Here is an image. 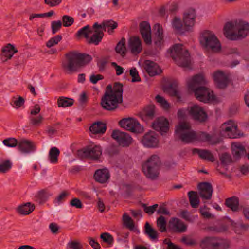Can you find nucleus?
<instances>
[{"instance_id": "nucleus-1", "label": "nucleus", "mask_w": 249, "mask_h": 249, "mask_svg": "<svg viewBox=\"0 0 249 249\" xmlns=\"http://www.w3.org/2000/svg\"><path fill=\"white\" fill-rule=\"evenodd\" d=\"M187 82L189 89L194 93L197 100L204 103L215 100L213 92L206 87L207 81L202 74L194 75Z\"/></svg>"}, {"instance_id": "nucleus-2", "label": "nucleus", "mask_w": 249, "mask_h": 249, "mask_svg": "<svg viewBox=\"0 0 249 249\" xmlns=\"http://www.w3.org/2000/svg\"><path fill=\"white\" fill-rule=\"evenodd\" d=\"M65 57L62 62V68L69 74L77 72L92 59L91 55L76 51L70 52L65 54Z\"/></svg>"}, {"instance_id": "nucleus-3", "label": "nucleus", "mask_w": 249, "mask_h": 249, "mask_svg": "<svg viewBox=\"0 0 249 249\" xmlns=\"http://www.w3.org/2000/svg\"><path fill=\"white\" fill-rule=\"evenodd\" d=\"M223 31L227 38L231 40H240L249 34V23L242 20L229 22L224 26Z\"/></svg>"}, {"instance_id": "nucleus-4", "label": "nucleus", "mask_w": 249, "mask_h": 249, "mask_svg": "<svg viewBox=\"0 0 249 249\" xmlns=\"http://www.w3.org/2000/svg\"><path fill=\"white\" fill-rule=\"evenodd\" d=\"M161 161L157 155H153L142 164V170L145 176L152 180L158 177Z\"/></svg>"}, {"instance_id": "nucleus-5", "label": "nucleus", "mask_w": 249, "mask_h": 249, "mask_svg": "<svg viewBox=\"0 0 249 249\" xmlns=\"http://www.w3.org/2000/svg\"><path fill=\"white\" fill-rule=\"evenodd\" d=\"M168 52L178 66L183 67L189 66L190 62V55L188 50L182 47V44H175L169 49Z\"/></svg>"}, {"instance_id": "nucleus-6", "label": "nucleus", "mask_w": 249, "mask_h": 249, "mask_svg": "<svg viewBox=\"0 0 249 249\" xmlns=\"http://www.w3.org/2000/svg\"><path fill=\"white\" fill-rule=\"evenodd\" d=\"M175 136L184 143H190L195 142V131L187 122H181L176 126Z\"/></svg>"}, {"instance_id": "nucleus-7", "label": "nucleus", "mask_w": 249, "mask_h": 249, "mask_svg": "<svg viewBox=\"0 0 249 249\" xmlns=\"http://www.w3.org/2000/svg\"><path fill=\"white\" fill-rule=\"evenodd\" d=\"M201 45L207 50L217 52L221 50V45L214 33L209 30L202 32L200 37Z\"/></svg>"}, {"instance_id": "nucleus-8", "label": "nucleus", "mask_w": 249, "mask_h": 249, "mask_svg": "<svg viewBox=\"0 0 249 249\" xmlns=\"http://www.w3.org/2000/svg\"><path fill=\"white\" fill-rule=\"evenodd\" d=\"M230 242L216 237H206L201 241L200 246L202 249H228Z\"/></svg>"}, {"instance_id": "nucleus-9", "label": "nucleus", "mask_w": 249, "mask_h": 249, "mask_svg": "<svg viewBox=\"0 0 249 249\" xmlns=\"http://www.w3.org/2000/svg\"><path fill=\"white\" fill-rule=\"evenodd\" d=\"M102 149L99 146H88L77 151V155L80 159L88 158L97 160L102 155Z\"/></svg>"}, {"instance_id": "nucleus-10", "label": "nucleus", "mask_w": 249, "mask_h": 249, "mask_svg": "<svg viewBox=\"0 0 249 249\" xmlns=\"http://www.w3.org/2000/svg\"><path fill=\"white\" fill-rule=\"evenodd\" d=\"M237 125H234L231 120L223 123L220 128V134L222 136L234 139L243 136V134L239 133Z\"/></svg>"}, {"instance_id": "nucleus-11", "label": "nucleus", "mask_w": 249, "mask_h": 249, "mask_svg": "<svg viewBox=\"0 0 249 249\" xmlns=\"http://www.w3.org/2000/svg\"><path fill=\"white\" fill-rule=\"evenodd\" d=\"M119 124L122 128L132 132L139 133L143 131V127L139 122L133 118H125L121 119Z\"/></svg>"}, {"instance_id": "nucleus-12", "label": "nucleus", "mask_w": 249, "mask_h": 249, "mask_svg": "<svg viewBox=\"0 0 249 249\" xmlns=\"http://www.w3.org/2000/svg\"><path fill=\"white\" fill-rule=\"evenodd\" d=\"M111 137L117 141L120 145L123 147L129 146L132 143V138L129 134L119 130H113Z\"/></svg>"}, {"instance_id": "nucleus-13", "label": "nucleus", "mask_w": 249, "mask_h": 249, "mask_svg": "<svg viewBox=\"0 0 249 249\" xmlns=\"http://www.w3.org/2000/svg\"><path fill=\"white\" fill-rule=\"evenodd\" d=\"M113 95L116 98L114 102L110 101V108L108 111H113L118 107V104L123 102V85L120 82H115L113 85Z\"/></svg>"}, {"instance_id": "nucleus-14", "label": "nucleus", "mask_w": 249, "mask_h": 249, "mask_svg": "<svg viewBox=\"0 0 249 249\" xmlns=\"http://www.w3.org/2000/svg\"><path fill=\"white\" fill-rule=\"evenodd\" d=\"M189 114L194 120L199 123H204L208 119L207 113L198 105H195L191 107Z\"/></svg>"}, {"instance_id": "nucleus-15", "label": "nucleus", "mask_w": 249, "mask_h": 249, "mask_svg": "<svg viewBox=\"0 0 249 249\" xmlns=\"http://www.w3.org/2000/svg\"><path fill=\"white\" fill-rule=\"evenodd\" d=\"M113 87L110 84L108 85L106 89L104 95L102 97L101 105L102 107L107 110L110 109V101L114 102L116 101L115 96L113 95Z\"/></svg>"}, {"instance_id": "nucleus-16", "label": "nucleus", "mask_w": 249, "mask_h": 249, "mask_svg": "<svg viewBox=\"0 0 249 249\" xmlns=\"http://www.w3.org/2000/svg\"><path fill=\"white\" fill-rule=\"evenodd\" d=\"M152 127L155 130L159 131L161 135H164L169 131V121L163 117L157 118L152 124Z\"/></svg>"}, {"instance_id": "nucleus-17", "label": "nucleus", "mask_w": 249, "mask_h": 249, "mask_svg": "<svg viewBox=\"0 0 249 249\" xmlns=\"http://www.w3.org/2000/svg\"><path fill=\"white\" fill-rule=\"evenodd\" d=\"M195 141L208 142L211 144L215 145L219 143L221 141V139L215 137L214 135H211L206 132H196L195 131Z\"/></svg>"}, {"instance_id": "nucleus-18", "label": "nucleus", "mask_w": 249, "mask_h": 249, "mask_svg": "<svg viewBox=\"0 0 249 249\" xmlns=\"http://www.w3.org/2000/svg\"><path fill=\"white\" fill-rule=\"evenodd\" d=\"M199 195L201 198L210 200L212 198L213 189L212 184L208 182H200L198 184Z\"/></svg>"}, {"instance_id": "nucleus-19", "label": "nucleus", "mask_w": 249, "mask_h": 249, "mask_svg": "<svg viewBox=\"0 0 249 249\" xmlns=\"http://www.w3.org/2000/svg\"><path fill=\"white\" fill-rule=\"evenodd\" d=\"M128 48L133 55L139 54L142 51V41L140 37H130L128 41Z\"/></svg>"}, {"instance_id": "nucleus-20", "label": "nucleus", "mask_w": 249, "mask_h": 249, "mask_svg": "<svg viewBox=\"0 0 249 249\" xmlns=\"http://www.w3.org/2000/svg\"><path fill=\"white\" fill-rule=\"evenodd\" d=\"M140 32L144 42L147 45L152 43L151 27L149 23L145 21L140 23Z\"/></svg>"}, {"instance_id": "nucleus-21", "label": "nucleus", "mask_w": 249, "mask_h": 249, "mask_svg": "<svg viewBox=\"0 0 249 249\" xmlns=\"http://www.w3.org/2000/svg\"><path fill=\"white\" fill-rule=\"evenodd\" d=\"M143 145L147 147H156L158 146L159 141L154 132L146 133L141 140Z\"/></svg>"}, {"instance_id": "nucleus-22", "label": "nucleus", "mask_w": 249, "mask_h": 249, "mask_svg": "<svg viewBox=\"0 0 249 249\" xmlns=\"http://www.w3.org/2000/svg\"><path fill=\"white\" fill-rule=\"evenodd\" d=\"M213 79L216 87L219 89H225L229 83L228 77L221 71L214 73Z\"/></svg>"}, {"instance_id": "nucleus-23", "label": "nucleus", "mask_w": 249, "mask_h": 249, "mask_svg": "<svg viewBox=\"0 0 249 249\" xmlns=\"http://www.w3.org/2000/svg\"><path fill=\"white\" fill-rule=\"evenodd\" d=\"M169 228L172 231L182 233L186 231L187 227L179 219L172 217L169 222Z\"/></svg>"}, {"instance_id": "nucleus-24", "label": "nucleus", "mask_w": 249, "mask_h": 249, "mask_svg": "<svg viewBox=\"0 0 249 249\" xmlns=\"http://www.w3.org/2000/svg\"><path fill=\"white\" fill-rule=\"evenodd\" d=\"M144 67L150 76L160 74L162 72L157 64L150 60H145L144 62Z\"/></svg>"}, {"instance_id": "nucleus-25", "label": "nucleus", "mask_w": 249, "mask_h": 249, "mask_svg": "<svg viewBox=\"0 0 249 249\" xmlns=\"http://www.w3.org/2000/svg\"><path fill=\"white\" fill-rule=\"evenodd\" d=\"M195 18V11L193 9H189L184 13L183 22L185 24V27H189V30L194 26Z\"/></svg>"}, {"instance_id": "nucleus-26", "label": "nucleus", "mask_w": 249, "mask_h": 249, "mask_svg": "<svg viewBox=\"0 0 249 249\" xmlns=\"http://www.w3.org/2000/svg\"><path fill=\"white\" fill-rule=\"evenodd\" d=\"M232 154L234 159L238 160L246 155L245 147L240 143L234 142L231 144Z\"/></svg>"}, {"instance_id": "nucleus-27", "label": "nucleus", "mask_w": 249, "mask_h": 249, "mask_svg": "<svg viewBox=\"0 0 249 249\" xmlns=\"http://www.w3.org/2000/svg\"><path fill=\"white\" fill-rule=\"evenodd\" d=\"M18 146L19 151L23 153H30L35 151L36 149L35 144L28 140L20 141Z\"/></svg>"}, {"instance_id": "nucleus-28", "label": "nucleus", "mask_w": 249, "mask_h": 249, "mask_svg": "<svg viewBox=\"0 0 249 249\" xmlns=\"http://www.w3.org/2000/svg\"><path fill=\"white\" fill-rule=\"evenodd\" d=\"M192 153L193 154H197L200 158L209 161L213 162L215 160L213 154L208 150L194 148Z\"/></svg>"}, {"instance_id": "nucleus-29", "label": "nucleus", "mask_w": 249, "mask_h": 249, "mask_svg": "<svg viewBox=\"0 0 249 249\" xmlns=\"http://www.w3.org/2000/svg\"><path fill=\"white\" fill-rule=\"evenodd\" d=\"M109 171L107 169H98L94 175L95 180L101 183H105L109 179Z\"/></svg>"}, {"instance_id": "nucleus-30", "label": "nucleus", "mask_w": 249, "mask_h": 249, "mask_svg": "<svg viewBox=\"0 0 249 249\" xmlns=\"http://www.w3.org/2000/svg\"><path fill=\"white\" fill-rule=\"evenodd\" d=\"M172 25L173 28L180 34H184L188 31L189 27H185V24L182 23L180 18L178 17H175L172 20Z\"/></svg>"}, {"instance_id": "nucleus-31", "label": "nucleus", "mask_w": 249, "mask_h": 249, "mask_svg": "<svg viewBox=\"0 0 249 249\" xmlns=\"http://www.w3.org/2000/svg\"><path fill=\"white\" fill-rule=\"evenodd\" d=\"M163 90L164 92L167 93L171 96L176 97L178 99L180 98L178 91V84L176 82H173L169 84L165 85L163 88Z\"/></svg>"}, {"instance_id": "nucleus-32", "label": "nucleus", "mask_w": 249, "mask_h": 249, "mask_svg": "<svg viewBox=\"0 0 249 249\" xmlns=\"http://www.w3.org/2000/svg\"><path fill=\"white\" fill-rule=\"evenodd\" d=\"M35 209L34 204L31 202H27L18 206L16 208L17 212L22 215H28Z\"/></svg>"}, {"instance_id": "nucleus-33", "label": "nucleus", "mask_w": 249, "mask_h": 249, "mask_svg": "<svg viewBox=\"0 0 249 249\" xmlns=\"http://www.w3.org/2000/svg\"><path fill=\"white\" fill-rule=\"evenodd\" d=\"M107 129V126L105 123L102 122H96L94 123L89 127L90 131L93 134L105 133Z\"/></svg>"}, {"instance_id": "nucleus-34", "label": "nucleus", "mask_w": 249, "mask_h": 249, "mask_svg": "<svg viewBox=\"0 0 249 249\" xmlns=\"http://www.w3.org/2000/svg\"><path fill=\"white\" fill-rule=\"evenodd\" d=\"M104 35V34L102 30L95 29L92 36L88 40V43L96 45H98L101 42Z\"/></svg>"}, {"instance_id": "nucleus-35", "label": "nucleus", "mask_w": 249, "mask_h": 249, "mask_svg": "<svg viewBox=\"0 0 249 249\" xmlns=\"http://www.w3.org/2000/svg\"><path fill=\"white\" fill-rule=\"evenodd\" d=\"M45 157V153L42 152H39L32 155L30 157L25 158L22 160V161L24 164L31 163L32 162L36 161H43Z\"/></svg>"}, {"instance_id": "nucleus-36", "label": "nucleus", "mask_w": 249, "mask_h": 249, "mask_svg": "<svg viewBox=\"0 0 249 249\" xmlns=\"http://www.w3.org/2000/svg\"><path fill=\"white\" fill-rule=\"evenodd\" d=\"M225 205L232 211L236 212L239 208V201L238 197L232 196L225 200Z\"/></svg>"}, {"instance_id": "nucleus-37", "label": "nucleus", "mask_w": 249, "mask_h": 249, "mask_svg": "<svg viewBox=\"0 0 249 249\" xmlns=\"http://www.w3.org/2000/svg\"><path fill=\"white\" fill-rule=\"evenodd\" d=\"M125 42V38L122 37L120 41L118 42L115 48L116 52L120 54L122 57H124L126 55L127 52Z\"/></svg>"}, {"instance_id": "nucleus-38", "label": "nucleus", "mask_w": 249, "mask_h": 249, "mask_svg": "<svg viewBox=\"0 0 249 249\" xmlns=\"http://www.w3.org/2000/svg\"><path fill=\"white\" fill-rule=\"evenodd\" d=\"M155 107L154 105H149L146 106L143 111V114H142V117L143 119V118H147L148 119H152L155 116Z\"/></svg>"}, {"instance_id": "nucleus-39", "label": "nucleus", "mask_w": 249, "mask_h": 249, "mask_svg": "<svg viewBox=\"0 0 249 249\" xmlns=\"http://www.w3.org/2000/svg\"><path fill=\"white\" fill-rule=\"evenodd\" d=\"M190 205L192 208H196L199 204V199L196 192L191 191L188 193Z\"/></svg>"}, {"instance_id": "nucleus-40", "label": "nucleus", "mask_w": 249, "mask_h": 249, "mask_svg": "<svg viewBox=\"0 0 249 249\" xmlns=\"http://www.w3.org/2000/svg\"><path fill=\"white\" fill-rule=\"evenodd\" d=\"M74 100L72 98L64 96L59 97L57 99V105L59 107H66L73 105Z\"/></svg>"}, {"instance_id": "nucleus-41", "label": "nucleus", "mask_w": 249, "mask_h": 249, "mask_svg": "<svg viewBox=\"0 0 249 249\" xmlns=\"http://www.w3.org/2000/svg\"><path fill=\"white\" fill-rule=\"evenodd\" d=\"M144 232L151 239L154 240L157 239V231L147 222L145 223L144 225Z\"/></svg>"}, {"instance_id": "nucleus-42", "label": "nucleus", "mask_w": 249, "mask_h": 249, "mask_svg": "<svg viewBox=\"0 0 249 249\" xmlns=\"http://www.w3.org/2000/svg\"><path fill=\"white\" fill-rule=\"evenodd\" d=\"M60 151L56 147H52L49 153V158L52 163H56L58 162V157L60 154Z\"/></svg>"}, {"instance_id": "nucleus-43", "label": "nucleus", "mask_w": 249, "mask_h": 249, "mask_svg": "<svg viewBox=\"0 0 249 249\" xmlns=\"http://www.w3.org/2000/svg\"><path fill=\"white\" fill-rule=\"evenodd\" d=\"M11 101L13 103L11 105L15 108L16 109H18L22 107L24 105L25 102V99L20 96L13 97L11 99Z\"/></svg>"}, {"instance_id": "nucleus-44", "label": "nucleus", "mask_w": 249, "mask_h": 249, "mask_svg": "<svg viewBox=\"0 0 249 249\" xmlns=\"http://www.w3.org/2000/svg\"><path fill=\"white\" fill-rule=\"evenodd\" d=\"M156 224L159 230L161 232H165L167 231L166 220L163 216L160 215L157 218Z\"/></svg>"}, {"instance_id": "nucleus-45", "label": "nucleus", "mask_w": 249, "mask_h": 249, "mask_svg": "<svg viewBox=\"0 0 249 249\" xmlns=\"http://www.w3.org/2000/svg\"><path fill=\"white\" fill-rule=\"evenodd\" d=\"M155 99L164 110H168L170 109V105L164 98L157 95L155 97Z\"/></svg>"}, {"instance_id": "nucleus-46", "label": "nucleus", "mask_w": 249, "mask_h": 249, "mask_svg": "<svg viewBox=\"0 0 249 249\" xmlns=\"http://www.w3.org/2000/svg\"><path fill=\"white\" fill-rule=\"evenodd\" d=\"M102 26H103L104 31H106L107 28H110L107 30V32L110 33V31L112 32V30L117 27L118 24L117 22L113 21L112 20H109L103 21Z\"/></svg>"}, {"instance_id": "nucleus-47", "label": "nucleus", "mask_w": 249, "mask_h": 249, "mask_svg": "<svg viewBox=\"0 0 249 249\" xmlns=\"http://www.w3.org/2000/svg\"><path fill=\"white\" fill-rule=\"evenodd\" d=\"M122 219L124 225L127 228L130 230H132L134 228L135 225L133 220L126 213L123 214Z\"/></svg>"}, {"instance_id": "nucleus-48", "label": "nucleus", "mask_w": 249, "mask_h": 249, "mask_svg": "<svg viewBox=\"0 0 249 249\" xmlns=\"http://www.w3.org/2000/svg\"><path fill=\"white\" fill-rule=\"evenodd\" d=\"M219 159L221 164L223 166H226L233 162L231 156L227 153H222Z\"/></svg>"}, {"instance_id": "nucleus-49", "label": "nucleus", "mask_w": 249, "mask_h": 249, "mask_svg": "<svg viewBox=\"0 0 249 249\" xmlns=\"http://www.w3.org/2000/svg\"><path fill=\"white\" fill-rule=\"evenodd\" d=\"M62 39V36L60 35L50 38L46 43V45L48 48H51L57 44Z\"/></svg>"}, {"instance_id": "nucleus-50", "label": "nucleus", "mask_w": 249, "mask_h": 249, "mask_svg": "<svg viewBox=\"0 0 249 249\" xmlns=\"http://www.w3.org/2000/svg\"><path fill=\"white\" fill-rule=\"evenodd\" d=\"M12 163L10 160H6L0 163V173H5L12 167Z\"/></svg>"}, {"instance_id": "nucleus-51", "label": "nucleus", "mask_w": 249, "mask_h": 249, "mask_svg": "<svg viewBox=\"0 0 249 249\" xmlns=\"http://www.w3.org/2000/svg\"><path fill=\"white\" fill-rule=\"evenodd\" d=\"M62 25L68 27L71 26L74 23V18L68 15H64L62 17Z\"/></svg>"}, {"instance_id": "nucleus-52", "label": "nucleus", "mask_w": 249, "mask_h": 249, "mask_svg": "<svg viewBox=\"0 0 249 249\" xmlns=\"http://www.w3.org/2000/svg\"><path fill=\"white\" fill-rule=\"evenodd\" d=\"M50 194L46 190H41L39 191L36 197L40 200V202H44L48 198Z\"/></svg>"}, {"instance_id": "nucleus-53", "label": "nucleus", "mask_w": 249, "mask_h": 249, "mask_svg": "<svg viewBox=\"0 0 249 249\" xmlns=\"http://www.w3.org/2000/svg\"><path fill=\"white\" fill-rule=\"evenodd\" d=\"M101 239L109 245H112L114 239L113 236L108 232H104L100 235Z\"/></svg>"}, {"instance_id": "nucleus-54", "label": "nucleus", "mask_w": 249, "mask_h": 249, "mask_svg": "<svg viewBox=\"0 0 249 249\" xmlns=\"http://www.w3.org/2000/svg\"><path fill=\"white\" fill-rule=\"evenodd\" d=\"M142 206L143 208L145 213L149 215H152L156 210L157 208H158L159 206L157 204H155L152 206L148 207L145 204L142 203Z\"/></svg>"}, {"instance_id": "nucleus-55", "label": "nucleus", "mask_w": 249, "mask_h": 249, "mask_svg": "<svg viewBox=\"0 0 249 249\" xmlns=\"http://www.w3.org/2000/svg\"><path fill=\"white\" fill-rule=\"evenodd\" d=\"M62 26L61 20L54 21L51 22V28L52 34L54 35L60 30Z\"/></svg>"}, {"instance_id": "nucleus-56", "label": "nucleus", "mask_w": 249, "mask_h": 249, "mask_svg": "<svg viewBox=\"0 0 249 249\" xmlns=\"http://www.w3.org/2000/svg\"><path fill=\"white\" fill-rule=\"evenodd\" d=\"M2 142L5 145L10 147H14L18 144L17 140L14 138L4 139Z\"/></svg>"}, {"instance_id": "nucleus-57", "label": "nucleus", "mask_w": 249, "mask_h": 249, "mask_svg": "<svg viewBox=\"0 0 249 249\" xmlns=\"http://www.w3.org/2000/svg\"><path fill=\"white\" fill-rule=\"evenodd\" d=\"M43 117L42 115H38L37 117L31 116L30 117V124L35 126H39L42 122Z\"/></svg>"}, {"instance_id": "nucleus-58", "label": "nucleus", "mask_w": 249, "mask_h": 249, "mask_svg": "<svg viewBox=\"0 0 249 249\" xmlns=\"http://www.w3.org/2000/svg\"><path fill=\"white\" fill-rule=\"evenodd\" d=\"M130 75L132 77V82H140L141 79L139 75L138 72L135 68H132L130 70Z\"/></svg>"}, {"instance_id": "nucleus-59", "label": "nucleus", "mask_w": 249, "mask_h": 249, "mask_svg": "<svg viewBox=\"0 0 249 249\" xmlns=\"http://www.w3.org/2000/svg\"><path fill=\"white\" fill-rule=\"evenodd\" d=\"M180 217L190 222H193L194 220L193 216H191L187 210H183L181 212Z\"/></svg>"}, {"instance_id": "nucleus-60", "label": "nucleus", "mask_w": 249, "mask_h": 249, "mask_svg": "<svg viewBox=\"0 0 249 249\" xmlns=\"http://www.w3.org/2000/svg\"><path fill=\"white\" fill-rule=\"evenodd\" d=\"M208 208L206 207V206H204V208H201L200 209V212L201 214V215L206 218L207 219H211L213 218L214 217V216L210 213L207 211Z\"/></svg>"}, {"instance_id": "nucleus-61", "label": "nucleus", "mask_w": 249, "mask_h": 249, "mask_svg": "<svg viewBox=\"0 0 249 249\" xmlns=\"http://www.w3.org/2000/svg\"><path fill=\"white\" fill-rule=\"evenodd\" d=\"M163 32L155 34L154 43L157 46H160L163 39Z\"/></svg>"}, {"instance_id": "nucleus-62", "label": "nucleus", "mask_w": 249, "mask_h": 249, "mask_svg": "<svg viewBox=\"0 0 249 249\" xmlns=\"http://www.w3.org/2000/svg\"><path fill=\"white\" fill-rule=\"evenodd\" d=\"M68 246L71 249H81L82 245L77 241L74 240L68 243Z\"/></svg>"}, {"instance_id": "nucleus-63", "label": "nucleus", "mask_w": 249, "mask_h": 249, "mask_svg": "<svg viewBox=\"0 0 249 249\" xmlns=\"http://www.w3.org/2000/svg\"><path fill=\"white\" fill-rule=\"evenodd\" d=\"M70 203L71 206L74 207L76 208L80 209L83 207L81 201L77 198H74L71 199Z\"/></svg>"}, {"instance_id": "nucleus-64", "label": "nucleus", "mask_w": 249, "mask_h": 249, "mask_svg": "<svg viewBox=\"0 0 249 249\" xmlns=\"http://www.w3.org/2000/svg\"><path fill=\"white\" fill-rule=\"evenodd\" d=\"M181 241L188 246H194L196 244V242L194 239L188 238L185 236L183 237Z\"/></svg>"}]
</instances>
